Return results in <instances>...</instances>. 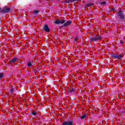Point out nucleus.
Here are the masks:
<instances>
[{
    "label": "nucleus",
    "mask_w": 125,
    "mask_h": 125,
    "mask_svg": "<svg viewBox=\"0 0 125 125\" xmlns=\"http://www.w3.org/2000/svg\"><path fill=\"white\" fill-rule=\"evenodd\" d=\"M102 38V37L100 35H96L95 37L91 36L89 37V39L91 42H97V41H99V40H101Z\"/></svg>",
    "instance_id": "1"
},
{
    "label": "nucleus",
    "mask_w": 125,
    "mask_h": 125,
    "mask_svg": "<svg viewBox=\"0 0 125 125\" xmlns=\"http://www.w3.org/2000/svg\"><path fill=\"white\" fill-rule=\"evenodd\" d=\"M118 16L119 19H121V20H125V15L123 13L122 10H120L118 12Z\"/></svg>",
    "instance_id": "2"
},
{
    "label": "nucleus",
    "mask_w": 125,
    "mask_h": 125,
    "mask_svg": "<svg viewBox=\"0 0 125 125\" xmlns=\"http://www.w3.org/2000/svg\"><path fill=\"white\" fill-rule=\"evenodd\" d=\"M9 11H10V7H9L0 8V13H8Z\"/></svg>",
    "instance_id": "3"
},
{
    "label": "nucleus",
    "mask_w": 125,
    "mask_h": 125,
    "mask_svg": "<svg viewBox=\"0 0 125 125\" xmlns=\"http://www.w3.org/2000/svg\"><path fill=\"white\" fill-rule=\"evenodd\" d=\"M66 22V21L65 20H62V21H61L60 19H56L54 21V23L56 25H59V24H63L64 23Z\"/></svg>",
    "instance_id": "4"
},
{
    "label": "nucleus",
    "mask_w": 125,
    "mask_h": 125,
    "mask_svg": "<svg viewBox=\"0 0 125 125\" xmlns=\"http://www.w3.org/2000/svg\"><path fill=\"white\" fill-rule=\"evenodd\" d=\"M42 31L43 32H46L47 33H49L50 32V28H49L48 25L46 24H43Z\"/></svg>",
    "instance_id": "5"
},
{
    "label": "nucleus",
    "mask_w": 125,
    "mask_h": 125,
    "mask_svg": "<svg viewBox=\"0 0 125 125\" xmlns=\"http://www.w3.org/2000/svg\"><path fill=\"white\" fill-rule=\"evenodd\" d=\"M110 56L113 59H120L121 58H123V56H122V55H121V54H113Z\"/></svg>",
    "instance_id": "6"
},
{
    "label": "nucleus",
    "mask_w": 125,
    "mask_h": 125,
    "mask_svg": "<svg viewBox=\"0 0 125 125\" xmlns=\"http://www.w3.org/2000/svg\"><path fill=\"white\" fill-rule=\"evenodd\" d=\"M62 125H74L73 121H64L62 123Z\"/></svg>",
    "instance_id": "7"
},
{
    "label": "nucleus",
    "mask_w": 125,
    "mask_h": 125,
    "mask_svg": "<svg viewBox=\"0 0 125 125\" xmlns=\"http://www.w3.org/2000/svg\"><path fill=\"white\" fill-rule=\"evenodd\" d=\"M16 61H18V59L17 58H14L12 60L9 61V64L10 65H11V64H13V63H15Z\"/></svg>",
    "instance_id": "8"
},
{
    "label": "nucleus",
    "mask_w": 125,
    "mask_h": 125,
    "mask_svg": "<svg viewBox=\"0 0 125 125\" xmlns=\"http://www.w3.org/2000/svg\"><path fill=\"white\" fill-rule=\"evenodd\" d=\"M72 24V21H67L63 23V27H68V26H70Z\"/></svg>",
    "instance_id": "9"
},
{
    "label": "nucleus",
    "mask_w": 125,
    "mask_h": 125,
    "mask_svg": "<svg viewBox=\"0 0 125 125\" xmlns=\"http://www.w3.org/2000/svg\"><path fill=\"white\" fill-rule=\"evenodd\" d=\"M78 0H64V2L65 3H72V2H74V1H77Z\"/></svg>",
    "instance_id": "10"
},
{
    "label": "nucleus",
    "mask_w": 125,
    "mask_h": 125,
    "mask_svg": "<svg viewBox=\"0 0 125 125\" xmlns=\"http://www.w3.org/2000/svg\"><path fill=\"white\" fill-rule=\"evenodd\" d=\"M87 114H85L83 115H80V119H81V120H84V119H87Z\"/></svg>",
    "instance_id": "11"
},
{
    "label": "nucleus",
    "mask_w": 125,
    "mask_h": 125,
    "mask_svg": "<svg viewBox=\"0 0 125 125\" xmlns=\"http://www.w3.org/2000/svg\"><path fill=\"white\" fill-rule=\"evenodd\" d=\"M33 62L32 61H31V62H29L27 63V67L28 68H31V67H32V66H33Z\"/></svg>",
    "instance_id": "12"
},
{
    "label": "nucleus",
    "mask_w": 125,
    "mask_h": 125,
    "mask_svg": "<svg viewBox=\"0 0 125 125\" xmlns=\"http://www.w3.org/2000/svg\"><path fill=\"white\" fill-rule=\"evenodd\" d=\"M93 6V3H87L85 5V7H90Z\"/></svg>",
    "instance_id": "13"
},
{
    "label": "nucleus",
    "mask_w": 125,
    "mask_h": 125,
    "mask_svg": "<svg viewBox=\"0 0 125 125\" xmlns=\"http://www.w3.org/2000/svg\"><path fill=\"white\" fill-rule=\"evenodd\" d=\"M69 93H75V89L73 88L68 91Z\"/></svg>",
    "instance_id": "14"
},
{
    "label": "nucleus",
    "mask_w": 125,
    "mask_h": 125,
    "mask_svg": "<svg viewBox=\"0 0 125 125\" xmlns=\"http://www.w3.org/2000/svg\"><path fill=\"white\" fill-rule=\"evenodd\" d=\"M32 116H37L38 115V111H34L31 112Z\"/></svg>",
    "instance_id": "15"
},
{
    "label": "nucleus",
    "mask_w": 125,
    "mask_h": 125,
    "mask_svg": "<svg viewBox=\"0 0 125 125\" xmlns=\"http://www.w3.org/2000/svg\"><path fill=\"white\" fill-rule=\"evenodd\" d=\"M39 11L38 10H34L33 12V14H34V15H36V14H38V13H39Z\"/></svg>",
    "instance_id": "16"
},
{
    "label": "nucleus",
    "mask_w": 125,
    "mask_h": 125,
    "mask_svg": "<svg viewBox=\"0 0 125 125\" xmlns=\"http://www.w3.org/2000/svg\"><path fill=\"white\" fill-rule=\"evenodd\" d=\"M13 91H14V88H12L10 90V93H12V94H13Z\"/></svg>",
    "instance_id": "17"
},
{
    "label": "nucleus",
    "mask_w": 125,
    "mask_h": 125,
    "mask_svg": "<svg viewBox=\"0 0 125 125\" xmlns=\"http://www.w3.org/2000/svg\"><path fill=\"white\" fill-rule=\"evenodd\" d=\"M3 75H4L3 73H0V79L3 77Z\"/></svg>",
    "instance_id": "18"
},
{
    "label": "nucleus",
    "mask_w": 125,
    "mask_h": 125,
    "mask_svg": "<svg viewBox=\"0 0 125 125\" xmlns=\"http://www.w3.org/2000/svg\"><path fill=\"white\" fill-rule=\"evenodd\" d=\"M79 39H80V38L79 37H76V38H75V39L74 40V42H78V40H79Z\"/></svg>",
    "instance_id": "19"
},
{
    "label": "nucleus",
    "mask_w": 125,
    "mask_h": 125,
    "mask_svg": "<svg viewBox=\"0 0 125 125\" xmlns=\"http://www.w3.org/2000/svg\"><path fill=\"white\" fill-rule=\"evenodd\" d=\"M40 71V69H35V71H34V73L35 74H36V73H38V72H39Z\"/></svg>",
    "instance_id": "20"
},
{
    "label": "nucleus",
    "mask_w": 125,
    "mask_h": 125,
    "mask_svg": "<svg viewBox=\"0 0 125 125\" xmlns=\"http://www.w3.org/2000/svg\"><path fill=\"white\" fill-rule=\"evenodd\" d=\"M100 4H103V5H105V4H106V2H105V1H104V2H101L100 3Z\"/></svg>",
    "instance_id": "21"
},
{
    "label": "nucleus",
    "mask_w": 125,
    "mask_h": 125,
    "mask_svg": "<svg viewBox=\"0 0 125 125\" xmlns=\"http://www.w3.org/2000/svg\"><path fill=\"white\" fill-rule=\"evenodd\" d=\"M63 27H64V25L60 26H59V29H60V30H61V29H62Z\"/></svg>",
    "instance_id": "22"
},
{
    "label": "nucleus",
    "mask_w": 125,
    "mask_h": 125,
    "mask_svg": "<svg viewBox=\"0 0 125 125\" xmlns=\"http://www.w3.org/2000/svg\"><path fill=\"white\" fill-rule=\"evenodd\" d=\"M114 10H115V8H112L110 9V11H114Z\"/></svg>",
    "instance_id": "23"
},
{
    "label": "nucleus",
    "mask_w": 125,
    "mask_h": 125,
    "mask_svg": "<svg viewBox=\"0 0 125 125\" xmlns=\"http://www.w3.org/2000/svg\"><path fill=\"white\" fill-rule=\"evenodd\" d=\"M120 43L121 44H124V42L122 41V40L120 41Z\"/></svg>",
    "instance_id": "24"
}]
</instances>
